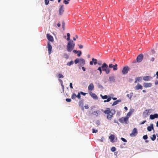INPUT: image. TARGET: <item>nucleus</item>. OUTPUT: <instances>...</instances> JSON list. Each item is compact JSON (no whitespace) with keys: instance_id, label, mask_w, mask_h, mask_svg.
Here are the masks:
<instances>
[{"instance_id":"nucleus-34","label":"nucleus","mask_w":158,"mask_h":158,"mask_svg":"<svg viewBox=\"0 0 158 158\" xmlns=\"http://www.w3.org/2000/svg\"><path fill=\"white\" fill-rule=\"evenodd\" d=\"M63 57L66 59H68L69 56L67 53H64L63 54Z\"/></svg>"},{"instance_id":"nucleus-60","label":"nucleus","mask_w":158,"mask_h":158,"mask_svg":"<svg viewBox=\"0 0 158 158\" xmlns=\"http://www.w3.org/2000/svg\"><path fill=\"white\" fill-rule=\"evenodd\" d=\"M58 80H59V81L60 83V85H62V84H63V82L61 79H58Z\"/></svg>"},{"instance_id":"nucleus-25","label":"nucleus","mask_w":158,"mask_h":158,"mask_svg":"<svg viewBox=\"0 0 158 158\" xmlns=\"http://www.w3.org/2000/svg\"><path fill=\"white\" fill-rule=\"evenodd\" d=\"M94 89V86L93 83H91L88 86V89L89 90H92Z\"/></svg>"},{"instance_id":"nucleus-22","label":"nucleus","mask_w":158,"mask_h":158,"mask_svg":"<svg viewBox=\"0 0 158 158\" xmlns=\"http://www.w3.org/2000/svg\"><path fill=\"white\" fill-rule=\"evenodd\" d=\"M79 64L80 65H82V66L84 65L85 64V60L83 59L82 58H80Z\"/></svg>"},{"instance_id":"nucleus-51","label":"nucleus","mask_w":158,"mask_h":158,"mask_svg":"<svg viewBox=\"0 0 158 158\" xmlns=\"http://www.w3.org/2000/svg\"><path fill=\"white\" fill-rule=\"evenodd\" d=\"M65 25V23L64 21H63L62 23V27L64 30V27Z\"/></svg>"},{"instance_id":"nucleus-35","label":"nucleus","mask_w":158,"mask_h":158,"mask_svg":"<svg viewBox=\"0 0 158 158\" xmlns=\"http://www.w3.org/2000/svg\"><path fill=\"white\" fill-rule=\"evenodd\" d=\"M110 69L109 68H108V67L106 69V70L105 71L106 73V74H109L110 72Z\"/></svg>"},{"instance_id":"nucleus-32","label":"nucleus","mask_w":158,"mask_h":158,"mask_svg":"<svg viewBox=\"0 0 158 158\" xmlns=\"http://www.w3.org/2000/svg\"><path fill=\"white\" fill-rule=\"evenodd\" d=\"M156 138V135L153 134L152 135V137H151V139L152 141H154Z\"/></svg>"},{"instance_id":"nucleus-9","label":"nucleus","mask_w":158,"mask_h":158,"mask_svg":"<svg viewBox=\"0 0 158 158\" xmlns=\"http://www.w3.org/2000/svg\"><path fill=\"white\" fill-rule=\"evenodd\" d=\"M152 79L151 76H144L143 77V79L145 81H149L151 79Z\"/></svg>"},{"instance_id":"nucleus-5","label":"nucleus","mask_w":158,"mask_h":158,"mask_svg":"<svg viewBox=\"0 0 158 158\" xmlns=\"http://www.w3.org/2000/svg\"><path fill=\"white\" fill-rule=\"evenodd\" d=\"M137 133V130L136 128H135L133 129L132 132L130 134V135L131 137H135Z\"/></svg>"},{"instance_id":"nucleus-31","label":"nucleus","mask_w":158,"mask_h":158,"mask_svg":"<svg viewBox=\"0 0 158 158\" xmlns=\"http://www.w3.org/2000/svg\"><path fill=\"white\" fill-rule=\"evenodd\" d=\"M74 64V62L73 60L68 62L67 64V65L69 66H70Z\"/></svg>"},{"instance_id":"nucleus-41","label":"nucleus","mask_w":158,"mask_h":158,"mask_svg":"<svg viewBox=\"0 0 158 158\" xmlns=\"http://www.w3.org/2000/svg\"><path fill=\"white\" fill-rule=\"evenodd\" d=\"M141 78L140 77H138L135 78V80H136L138 81H140L141 80Z\"/></svg>"},{"instance_id":"nucleus-27","label":"nucleus","mask_w":158,"mask_h":158,"mask_svg":"<svg viewBox=\"0 0 158 158\" xmlns=\"http://www.w3.org/2000/svg\"><path fill=\"white\" fill-rule=\"evenodd\" d=\"M113 115L110 114H108L107 115V118L109 120H110L113 117Z\"/></svg>"},{"instance_id":"nucleus-17","label":"nucleus","mask_w":158,"mask_h":158,"mask_svg":"<svg viewBox=\"0 0 158 158\" xmlns=\"http://www.w3.org/2000/svg\"><path fill=\"white\" fill-rule=\"evenodd\" d=\"M73 52L77 54V56L78 57H80L81 55V52L80 50L77 51L75 49H74L73 51Z\"/></svg>"},{"instance_id":"nucleus-1","label":"nucleus","mask_w":158,"mask_h":158,"mask_svg":"<svg viewBox=\"0 0 158 158\" xmlns=\"http://www.w3.org/2000/svg\"><path fill=\"white\" fill-rule=\"evenodd\" d=\"M75 46V44L73 41L71 40H69L66 46V49L68 52H70L74 48Z\"/></svg>"},{"instance_id":"nucleus-15","label":"nucleus","mask_w":158,"mask_h":158,"mask_svg":"<svg viewBox=\"0 0 158 158\" xmlns=\"http://www.w3.org/2000/svg\"><path fill=\"white\" fill-rule=\"evenodd\" d=\"M109 81L110 83H111L115 81V77L114 76H110L109 78Z\"/></svg>"},{"instance_id":"nucleus-18","label":"nucleus","mask_w":158,"mask_h":158,"mask_svg":"<svg viewBox=\"0 0 158 158\" xmlns=\"http://www.w3.org/2000/svg\"><path fill=\"white\" fill-rule=\"evenodd\" d=\"M149 110H146L144 111L143 114V116L144 118H146L147 116L148 115V113Z\"/></svg>"},{"instance_id":"nucleus-50","label":"nucleus","mask_w":158,"mask_h":158,"mask_svg":"<svg viewBox=\"0 0 158 158\" xmlns=\"http://www.w3.org/2000/svg\"><path fill=\"white\" fill-rule=\"evenodd\" d=\"M95 123H96V124L98 125H99L100 124V121L98 120H97L96 121Z\"/></svg>"},{"instance_id":"nucleus-38","label":"nucleus","mask_w":158,"mask_h":158,"mask_svg":"<svg viewBox=\"0 0 158 158\" xmlns=\"http://www.w3.org/2000/svg\"><path fill=\"white\" fill-rule=\"evenodd\" d=\"M76 97V94L74 93H73L71 96V98L73 99H75Z\"/></svg>"},{"instance_id":"nucleus-8","label":"nucleus","mask_w":158,"mask_h":158,"mask_svg":"<svg viewBox=\"0 0 158 158\" xmlns=\"http://www.w3.org/2000/svg\"><path fill=\"white\" fill-rule=\"evenodd\" d=\"M134 110L133 109H131L130 110L129 112H128L126 116V117L127 118V119H128L129 117L131 115L132 113L134 112Z\"/></svg>"},{"instance_id":"nucleus-12","label":"nucleus","mask_w":158,"mask_h":158,"mask_svg":"<svg viewBox=\"0 0 158 158\" xmlns=\"http://www.w3.org/2000/svg\"><path fill=\"white\" fill-rule=\"evenodd\" d=\"M158 118V114H151L150 115V119L151 120H153L156 118Z\"/></svg>"},{"instance_id":"nucleus-6","label":"nucleus","mask_w":158,"mask_h":158,"mask_svg":"<svg viewBox=\"0 0 158 158\" xmlns=\"http://www.w3.org/2000/svg\"><path fill=\"white\" fill-rule=\"evenodd\" d=\"M47 47L48 48V54L50 55L52 51V47L51 43L49 42L48 43Z\"/></svg>"},{"instance_id":"nucleus-45","label":"nucleus","mask_w":158,"mask_h":158,"mask_svg":"<svg viewBox=\"0 0 158 158\" xmlns=\"http://www.w3.org/2000/svg\"><path fill=\"white\" fill-rule=\"evenodd\" d=\"M106 99H107L106 100H107L108 102L111 100V97L109 96H108V98Z\"/></svg>"},{"instance_id":"nucleus-56","label":"nucleus","mask_w":158,"mask_h":158,"mask_svg":"<svg viewBox=\"0 0 158 158\" xmlns=\"http://www.w3.org/2000/svg\"><path fill=\"white\" fill-rule=\"evenodd\" d=\"M80 92V93L81 94L83 95V96H85L86 95V94H87V93H84L82 91H81Z\"/></svg>"},{"instance_id":"nucleus-16","label":"nucleus","mask_w":158,"mask_h":158,"mask_svg":"<svg viewBox=\"0 0 158 158\" xmlns=\"http://www.w3.org/2000/svg\"><path fill=\"white\" fill-rule=\"evenodd\" d=\"M59 11L60 15H61L62 14L64 11V5L60 6Z\"/></svg>"},{"instance_id":"nucleus-58","label":"nucleus","mask_w":158,"mask_h":158,"mask_svg":"<svg viewBox=\"0 0 158 158\" xmlns=\"http://www.w3.org/2000/svg\"><path fill=\"white\" fill-rule=\"evenodd\" d=\"M114 123H117L118 126L119 125V123L118 122V121L116 119H114Z\"/></svg>"},{"instance_id":"nucleus-30","label":"nucleus","mask_w":158,"mask_h":158,"mask_svg":"<svg viewBox=\"0 0 158 158\" xmlns=\"http://www.w3.org/2000/svg\"><path fill=\"white\" fill-rule=\"evenodd\" d=\"M56 76L57 77L61 78L64 77V76L61 73H58L56 74Z\"/></svg>"},{"instance_id":"nucleus-59","label":"nucleus","mask_w":158,"mask_h":158,"mask_svg":"<svg viewBox=\"0 0 158 158\" xmlns=\"http://www.w3.org/2000/svg\"><path fill=\"white\" fill-rule=\"evenodd\" d=\"M113 64H110L109 65V68H112L113 67Z\"/></svg>"},{"instance_id":"nucleus-61","label":"nucleus","mask_w":158,"mask_h":158,"mask_svg":"<svg viewBox=\"0 0 158 158\" xmlns=\"http://www.w3.org/2000/svg\"><path fill=\"white\" fill-rule=\"evenodd\" d=\"M69 87L70 88L73 89V84L72 83H70L69 84Z\"/></svg>"},{"instance_id":"nucleus-10","label":"nucleus","mask_w":158,"mask_h":158,"mask_svg":"<svg viewBox=\"0 0 158 158\" xmlns=\"http://www.w3.org/2000/svg\"><path fill=\"white\" fill-rule=\"evenodd\" d=\"M100 67L102 71H105L106 69L108 68V66L106 63H104Z\"/></svg>"},{"instance_id":"nucleus-26","label":"nucleus","mask_w":158,"mask_h":158,"mask_svg":"<svg viewBox=\"0 0 158 158\" xmlns=\"http://www.w3.org/2000/svg\"><path fill=\"white\" fill-rule=\"evenodd\" d=\"M151 13L150 12H145L144 13V15L146 17V18L151 16Z\"/></svg>"},{"instance_id":"nucleus-63","label":"nucleus","mask_w":158,"mask_h":158,"mask_svg":"<svg viewBox=\"0 0 158 158\" xmlns=\"http://www.w3.org/2000/svg\"><path fill=\"white\" fill-rule=\"evenodd\" d=\"M81 69H82V70H83V71L85 72V70H86V69H85V67H84V66H82V67H81Z\"/></svg>"},{"instance_id":"nucleus-47","label":"nucleus","mask_w":158,"mask_h":158,"mask_svg":"<svg viewBox=\"0 0 158 158\" xmlns=\"http://www.w3.org/2000/svg\"><path fill=\"white\" fill-rule=\"evenodd\" d=\"M121 139L124 142L126 143L127 142V140L126 139L123 137H121Z\"/></svg>"},{"instance_id":"nucleus-39","label":"nucleus","mask_w":158,"mask_h":158,"mask_svg":"<svg viewBox=\"0 0 158 158\" xmlns=\"http://www.w3.org/2000/svg\"><path fill=\"white\" fill-rule=\"evenodd\" d=\"M93 115H96V116H98V113L97 111H94L92 113Z\"/></svg>"},{"instance_id":"nucleus-55","label":"nucleus","mask_w":158,"mask_h":158,"mask_svg":"<svg viewBox=\"0 0 158 158\" xmlns=\"http://www.w3.org/2000/svg\"><path fill=\"white\" fill-rule=\"evenodd\" d=\"M133 92H131V93H130V94H129L130 95V96L129 97V99L130 100L131 99V98L133 95Z\"/></svg>"},{"instance_id":"nucleus-57","label":"nucleus","mask_w":158,"mask_h":158,"mask_svg":"<svg viewBox=\"0 0 158 158\" xmlns=\"http://www.w3.org/2000/svg\"><path fill=\"white\" fill-rule=\"evenodd\" d=\"M66 101L67 102H70L71 101V98H67L66 99Z\"/></svg>"},{"instance_id":"nucleus-43","label":"nucleus","mask_w":158,"mask_h":158,"mask_svg":"<svg viewBox=\"0 0 158 158\" xmlns=\"http://www.w3.org/2000/svg\"><path fill=\"white\" fill-rule=\"evenodd\" d=\"M98 88H101V89H103V86L99 83H98Z\"/></svg>"},{"instance_id":"nucleus-54","label":"nucleus","mask_w":158,"mask_h":158,"mask_svg":"<svg viewBox=\"0 0 158 158\" xmlns=\"http://www.w3.org/2000/svg\"><path fill=\"white\" fill-rule=\"evenodd\" d=\"M98 131L97 130H96L94 128H93L92 129V133H96L98 132Z\"/></svg>"},{"instance_id":"nucleus-11","label":"nucleus","mask_w":158,"mask_h":158,"mask_svg":"<svg viewBox=\"0 0 158 158\" xmlns=\"http://www.w3.org/2000/svg\"><path fill=\"white\" fill-rule=\"evenodd\" d=\"M89 64L91 65H92L93 64L96 65L97 64V60L96 59L93 58L92 59V60L90 61Z\"/></svg>"},{"instance_id":"nucleus-24","label":"nucleus","mask_w":158,"mask_h":158,"mask_svg":"<svg viewBox=\"0 0 158 158\" xmlns=\"http://www.w3.org/2000/svg\"><path fill=\"white\" fill-rule=\"evenodd\" d=\"M109 139L111 142H113L114 139V135L111 134L109 137Z\"/></svg>"},{"instance_id":"nucleus-48","label":"nucleus","mask_w":158,"mask_h":158,"mask_svg":"<svg viewBox=\"0 0 158 158\" xmlns=\"http://www.w3.org/2000/svg\"><path fill=\"white\" fill-rule=\"evenodd\" d=\"M148 138V135H143V138L144 140H146Z\"/></svg>"},{"instance_id":"nucleus-53","label":"nucleus","mask_w":158,"mask_h":158,"mask_svg":"<svg viewBox=\"0 0 158 158\" xmlns=\"http://www.w3.org/2000/svg\"><path fill=\"white\" fill-rule=\"evenodd\" d=\"M108 97V96H107V95H105L103 96L102 97V98L103 99H105L107 98Z\"/></svg>"},{"instance_id":"nucleus-7","label":"nucleus","mask_w":158,"mask_h":158,"mask_svg":"<svg viewBox=\"0 0 158 158\" xmlns=\"http://www.w3.org/2000/svg\"><path fill=\"white\" fill-rule=\"evenodd\" d=\"M47 37L48 40L50 41L53 42L54 41V39L53 36L48 34L46 35Z\"/></svg>"},{"instance_id":"nucleus-2","label":"nucleus","mask_w":158,"mask_h":158,"mask_svg":"<svg viewBox=\"0 0 158 158\" xmlns=\"http://www.w3.org/2000/svg\"><path fill=\"white\" fill-rule=\"evenodd\" d=\"M143 59V55L141 53L137 57L136 60L133 62L132 63V65H134L135 63L136 62L140 63L141 62Z\"/></svg>"},{"instance_id":"nucleus-3","label":"nucleus","mask_w":158,"mask_h":158,"mask_svg":"<svg viewBox=\"0 0 158 158\" xmlns=\"http://www.w3.org/2000/svg\"><path fill=\"white\" fill-rule=\"evenodd\" d=\"M119 121L122 123L127 124L128 123V119L126 117H123L118 119Z\"/></svg>"},{"instance_id":"nucleus-23","label":"nucleus","mask_w":158,"mask_h":158,"mask_svg":"<svg viewBox=\"0 0 158 158\" xmlns=\"http://www.w3.org/2000/svg\"><path fill=\"white\" fill-rule=\"evenodd\" d=\"M121 102V99H118L116 101H114L113 103L112 104V106H113L118 104L119 102Z\"/></svg>"},{"instance_id":"nucleus-40","label":"nucleus","mask_w":158,"mask_h":158,"mask_svg":"<svg viewBox=\"0 0 158 158\" xmlns=\"http://www.w3.org/2000/svg\"><path fill=\"white\" fill-rule=\"evenodd\" d=\"M76 97L78 98L79 99H80L81 97V94L80 93V92L78 93L77 95H76Z\"/></svg>"},{"instance_id":"nucleus-13","label":"nucleus","mask_w":158,"mask_h":158,"mask_svg":"<svg viewBox=\"0 0 158 158\" xmlns=\"http://www.w3.org/2000/svg\"><path fill=\"white\" fill-rule=\"evenodd\" d=\"M143 86L142 85L138 83L135 87V90H138L139 89H143Z\"/></svg>"},{"instance_id":"nucleus-36","label":"nucleus","mask_w":158,"mask_h":158,"mask_svg":"<svg viewBox=\"0 0 158 158\" xmlns=\"http://www.w3.org/2000/svg\"><path fill=\"white\" fill-rule=\"evenodd\" d=\"M111 112L110 113V114H112V115H113L115 113V110L114 109H112L111 110H110Z\"/></svg>"},{"instance_id":"nucleus-44","label":"nucleus","mask_w":158,"mask_h":158,"mask_svg":"<svg viewBox=\"0 0 158 158\" xmlns=\"http://www.w3.org/2000/svg\"><path fill=\"white\" fill-rule=\"evenodd\" d=\"M104 139H104V137L103 136H102L101 139H98V140L100 141L101 142H102L104 141Z\"/></svg>"},{"instance_id":"nucleus-62","label":"nucleus","mask_w":158,"mask_h":158,"mask_svg":"<svg viewBox=\"0 0 158 158\" xmlns=\"http://www.w3.org/2000/svg\"><path fill=\"white\" fill-rule=\"evenodd\" d=\"M146 122V120H144V121H143V122H142L141 123H140L139 124L140 125H142V124H144Z\"/></svg>"},{"instance_id":"nucleus-19","label":"nucleus","mask_w":158,"mask_h":158,"mask_svg":"<svg viewBox=\"0 0 158 158\" xmlns=\"http://www.w3.org/2000/svg\"><path fill=\"white\" fill-rule=\"evenodd\" d=\"M143 86L145 88L150 87L152 86V84L151 83L144 82L143 84Z\"/></svg>"},{"instance_id":"nucleus-29","label":"nucleus","mask_w":158,"mask_h":158,"mask_svg":"<svg viewBox=\"0 0 158 158\" xmlns=\"http://www.w3.org/2000/svg\"><path fill=\"white\" fill-rule=\"evenodd\" d=\"M78 104L80 106H83V100H82L79 101Z\"/></svg>"},{"instance_id":"nucleus-64","label":"nucleus","mask_w":158,"mask_h":158,"mask_svg":"<svg viewBox=\"0 0 158 158\" xmlns=\"http://www.w3.org/2000/svg\"><path fill=\"white\" fill-rule=\"evenodd\" d=\"M156 78L158 79V71L156 72Z\"/></svg>"},{"instance_id":"nucleus-46","label":"nucleus","mask_w":158,"mask_h":158,"mask_svg":"<svg viewBox=\"0 0 158 158\" xmlns=\"http://www.w3.org/2000/svg\"><path fill=\"white\" fill-rule=\"evenodd\" d=\"M97 70L99 71L100 74H102V69H101V67H100V66L98 68Z\"/></svg>"},{"instance_id":"nucleus-14","label":"nucleus","mask_w":158,"mask_h":158,"mask_svg":"<svg viewBox=\"0 0 158 158\" xmlns=\"http://www.w3.org/2000/svg\"><path fill=\"white\" fill-rule=\"evenodd\" d=\"M147 129L149 131H151L152 130H153V132H154V129L153 124L152 123H151L150 124V125L147 127Z\"/></svg>"},{"instance_id":"nucleus-49","label":"nucleus","mask_w":158,"mask_h":158,"mask_svg":"<svg viewBox=\"0 0 158 158\" xmlns=\"http://www.w3.org/2000/svg\"><path fill=\"white\" fill-rule=\"evenodd\" d=\"M45 4V5H48L49 3V0H44Z\"/></svg>"},{"instance_id":"nucleus-33","label":"nucleus","mask_w":158,"mask_h":158,"mask_svg":"<svg viewBox=\"0 0 158 158\" xmlns=\"http://www.w3.org/2000/svg\"><path fill=\"white\" fill-rule=\"evenodd\" d=\"M70 35L69 33H67V38H66V40L67 41H69V40H70Z\"/></svg>"},{"instance_id":"nucleus-28","label":"nucleus","mask_w":158,"mask_h":158,"mask_svg":"<svg viewBox=\"0 0 158 158\" xmlns=\"http://www.w3.org/2000/svg\"><path fill=\"white\" fill-rule=\"evenodd\" d=\"M118 65L117 64H115V65H113V67L112 68H113V69L114 71H116L118 69Z\"/></svg>"},{"instance_id":"nucleus-42","label":"nucleus","mask_w":158,"mask_h":158,"mask_svg":"<svg viewBox=\"0 0 158 158\" xmlns=\"http://www.w3.org/2000/svg\"><path fill=\"white\" fill-rule=\"evenodd\" d=\"M111 151L112 152H115L116 150V148L114 147H113L111 148Z\"/></svg>"},{"instance_id":"nucleus-37","label":"nucleus","mask_w":158,"mask_h":158,"mask_svg":"<svg viewBox=\"0 0 158 158\" xmlns=\"http://www.w3.org/2000/svg\"><path fill=\"white\" fill-rule=\"evenodd\" d=\"M79 60H80V59H78V58H77L74 61V63L77 64H78V63H79Z\"/></svg>"},{"instance_id":"nucleus-20","label":"nucleus","mask_w":158,"mask_h":158,"mask_svg":"<svg viewBox=\"0 0 158 158\" xmlns=\"http://www.w3.org/2000/svg\"><path fill=\"white\" fill-rule=\"evenodd\" d=\"M102 111L106 114H110L111 112L110 109L109 108H107L105 110H102Z\"/></svg>"},{"instance_id":"nucleus-4","label":"nucleus","mask_w":158,"mask_h":158,"mask_svg":"<svg viewBox=\"0 0 158 158\" xmlns=\"http://www.w3.org/2000/svg\"><path fill=\"white\" fill-rule=\"evenodd\" d=\"M130 69V68L128 66H125L123 67L122 70V73L123 74H126Z\"/></svg>"},{"instance_id":"nucleus-21","label":"nucleus","mask_w":158,"mask_h":158,"mask_svg":"<svg viewBox=\"0 0 158 158\" xmlns=\"http://www.w3.org/2000/svg\"><path fill=\"white\" fill-rule=\"evenodd\" d=\"M89 94L94 99L97 100L98 99V97L95 94L91 92H90L89 93Z\"/></svg>"},{"instance_id":"nucleus-52","label":"nucleus","mask_w":158,"mask_h":158,"mask_svg":"<svg viewBox=\"0 0 158 158\" xmlns=\"http://www.w3.org/2000/svg\"><path fill=\"white\" fill-rule=\"evenodd\" d=\"M63 3L65 5H67L69 3V1L67 0H64L63 1Z\"/></svg>"}]
</instances>
